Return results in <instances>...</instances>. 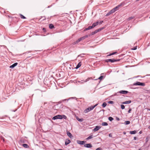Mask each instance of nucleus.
<instances>
[{
    "label": "nucleus",
    "mask_w": 150,
    "mask_h": 150,
    "mask_svg": "<svg viewBox=\"0 0 150 150\" xmlns=\"http://www.w3.org/2000/svg\"><path fill=\"white\" fill-rule=\"evenodd\" d=\"M76 98V97H74V98Z\"/></svg>",
    "instance_id": "bf43d9fd"
},
{
    "label": "nucleus",
    "mask_w": 150,
    "mask_h": 150,
    "mask_svg": "<svg viewBox=\"0 0 150 150\" xmlns=\"http://www.w3.org/2000/svg\"><path fill=\"white\" fill-rule=\"evenodd\" d=\"M97 105L98 104H96L93 106H92L89 107L84 111V112L86 113L93 110Z\"/></svg>",
    "instance_id": "f257e3e1"
},
{
    "label": "nucleus",
    "mask_w": 150,
    "mask_h": 150,
    "mask_svg": "<svg viewBox=\"0 0 150 150\" xmlns=\"http://www.w3.org/2000/svg\"><path fill=\"white\" fill-rule=\"evenodd\" d=\"M92 28H93L92 26H89L88 28H86L85 29V30H88L91 29H92Z\"/></svg>",
    "instance_id": "412c9836"
},
{
    "label": "nucleus",
    "mask_w": 150,
    "mask_h": 150,
    "mask_svg": "<svg viewBox=\"0 0 150 150\" xmlns=\"http://www.w3.org/2000/svg\"><path fill=\"white\" fill-rule=\"evenodd\" d=\"M117 52H113L112 53H110L107 56L108 57V56H110L111 55L115 54H117Z\"/></svg>",
    "instance_id": "dca6fc26"
},
{
    "label": "nucleus",
    "mask_w": 150,
    "mask_h": 150,
    "mask_svg": "<svg viewBox=\"0 0 150 150\" xmlns=\"http://www.w3.org/2000/svg\"><path fill=\"white\" fill-rule=\"evenodd\" d=\"M134 18V17L133 16L130 17L128 18V20L129 21L131 19H133Z\"/></svg>",
    "instance_id": "72a5a7b5"
},
{
    "label": "nucleus",
    "mask_w": 150,
    "mask_h": 150,
    "mask_svg": "<svg viewBox=\"0 0 150 150\" xmlns=\"http://www.w3.org/2000/svg\"><path fill=\"white\" fill-rule=\"evenodd\" d=\"M0 139H1V141L2 140H3V141L4 142V139L3 137L1 136Z\"/></svg>",
    "instance_id": "58836bf2"
},
{
    "label": "nucleus",
    "mask_w": 150,
    "mask_h": 150,
    "mask_svg": "<svg viewBox=\"0 0 150 150\" xmlns=\"http://www.w3.org/2000/svg\"><path fill=\"white\" fill-rule=\"evenodd\" d=\"M96 150H102V149L100 147H99L97 148Z\"/></svg>",
    "instance_id": "37998d69"
},
{
    "label": "nucleus",
    "mask_w": 150,
    "mask_h": 150,
    "mask_svg": "<svg viewBox=\"0 0 150 150\" xmlns=\"http://www.w3.org/2000/svg\"><path fill=\"white\" fill-rule=\"evenodd\" d=\"M124 134H125V132H124Z\"/></svg>",
    "instance_id": "052dcab7"
},
{
    "label": "nucleus",
    "mask_w": 150,
    "mask_h": 150,
    "mask_svg": "<svg viewBox=\"0 0 150 150\" xmlns=\"http://www.w3.org/2000/svg\"><path fill=\"white\" fill-rule=\"evenodd\" d=\"M101 125L103 126H107L108 125V124L106 122H104L102 123Z\"/></svg>",
    "instance_id": "4be33fe9"
},
{
    "label": "nucleus",
    "mask_w": 150,
    "mask_h": 150,
    "mask_svg": "<svg viewBox=\"0 0 150 150\" xmlns=\"http://www.w3.org/2000/svg\"><path fill=\"white\" fill-rule=\"evenodd\" d=\"M131 102V101L130 100L125 101L122 103L123 104H127L130 103Z\"/></svg>",
    "instance_id": "2eb2a0df"
},
{
    "label": "nucleus",
    "mask_w": 150,
    "mask_h": 150,
    "mask_svg": "<svg viewBox=\"0 0 150 150\" xmlns=\"http://www.w3.org/2000/svg\"><path fill=\"white\" fill-rule=\"evenodd\" d=\"M109 13L110 14H112V13H111V12H110V11H109Z\"/></svg>",
    "instance_id": "6e6d98bb"
},
{
    "label": "nucleus",
    "mask_w": 150,
    "mask_h": 150,
    "mask_svg": "<svg viewBox=\"0 0 150 150\" xmlns=\"http://www.w3.org/2000/svg\"><path fill=\"white\" fill-rule=\"evenodd\" d=\"M108 120H110V121H112L114 119L111 117H108Z\"/></svg>",
    "instance_id": "c756f323"
},
{
    "label": "nucleus",
    "mask_w": 150,
    "mask_h": 150,
    "mask_svg": "<svg viewBox=\"0 0 150 150\" xmlns=\"http://www.w3.org/2000/svg\"><path fill=\"white\" fill-rule=\"evenodd\" d=\"M58 118L59 119H67V116L64 115H58Z\"/></svg>",
    "instance_id": "39448f33"
},
{
    "label": "nucleus",
    "mask_w": 150,
    "mask_h": 150,
    "mask_svg": "<svg viewBox=\"0 0 150 150\" xmlns=\"http://www.w3.org/2000/svg\"><path fill=\"white\" fill-rule=\"evenodd\" d=\"M103 76H100L99 78H98V79H100V80H102L103 78Z\"/></svg>",
    "instance_id": "473e14b6"
},
{
    "label": "nucleus",
    "mask_w": 150,
    "mask_h": 150,
    "mask_svg": "<svg viewBox=\"0 0 150 150\" xmlns=\"http://www.w3.org/2000/svg\"><path fill=\"white\" fill-rule=\"evenodd\" d=\"M110 12H111L112 13H114L115 12V11L113 10V9H112L110 11Z\"/></svg>",
    "instance_id": "e433bc0d"
},
{
    "label": "nucleus",
    "mask_w": 150,
    "mask_h": 150,
    "mask_svg": "<svg viewBox=\"0 0 150 150\" xmlns=\"http://www.w3.org/2000/svg\"><path fill=\"white\" fill-rule=\"evenodd\" d=\"M20 16L21 18H22V19H25V18H26L25 17V16H23L22 14H20Z\"/></svg>",
    "instance_id": "c85d7f7f"
},
{
    "label": "nucleus",
    "mask_w": 150,
    "mask_h": 150,
    "mask_svg": "<svg viewBox=\"0 0 150 150\" xmlns=\"http://www.w3.org/2000/svg\"><path fill=\"white\" fill-rule=\"evenodd\" d=\"M149 110H150V109H149Z\"/></svg>",
    "instance_id": "0e129e2a"
},
{
    "label": "nucleus",
    "mask_w": 150,
    "mask_h": 150,
    "mask_svg": "<svg viewBox=\"0 0 150 150\" xmlns=\"http://www.w3.org/2000/svg\"><path fill=\"white\" fill-rule=\"evenodd\" d=\"M69 100V99H64V100H63V101H65V100H67V101H68Z\"/></svg>",
    "instance_id": "3c124183"
},
{
    "label": "nucleus",
    "mask_w": 150,
    "mask_h": 150,
    "mask_svg": "<svg viewBox=\"0 0 150 150\" xmlns=\"http://www.w3.org/2000/svg\"><path fill=\"white\" fill-rule=\"evenodd\" d=\"M81 65V62H79V63L77 65L76 67L75 68V69H77L79 68Z\"/></svg>",
    "instance_id": "4468645a"
},
{
    "label": "nucleus",
    "mask_w": 150,
    "mask_h": 150,
    "mask_svg": "<svg viewBox=\"0 0 150 150\" xmlns=\"http://www.w3.org/2000/svg\"><path fill=\"white\" fill-rule=\"evenodd\" d=\"M103 21H101L100 22H99V23L100 24H101L103 22Z\"/></svg>",
    "instance_id": "de8ad7c7"
},
{
    "label": "nucleus",
    "mask_w": 150,
    "mask_h": 150,
    "mask_svg": "<svg viewBox=\"0 0 150 150\" xmlns=\"http://www.w3.org/2000/svg\"><path fill=\"white\" fill-rule=\"evenodd\" d=\"M93 138V136L92 135H91L89 136L88 137H87L86 139L87 140H89V139H90L91 138Z\"/></svg>",
    "instance_id": "7c9ffc66"
},
{
    "label": "nucleus",
    "mask_w": 150,
    "mask_h": 150,
    "mask_svg": "<svg viewBox=\"0 0 150 150\" xmlns=\"http://www.w3.org/2000/svg\"><path fill=\"white\" fill-rule=\"evenodd\" d=\"M133 85L134 86H144L145 85V84L143 83H141L137 81L135 83H134Z\"/></svg>",
    "instance_id": "7ed1b4c3"
},
{
    "label": "nucleus",
    "mask_w": 150,
    "mask_h": 150,
    "mask_svg": "<svg viewBox=\"0 0 150 150\" xmlns=\"http://www.w3.org/2000/svg\"><path fill=\"white\" fill-rule=\"evenodd\" d=\"M99 22H96V23H94L92 24V26L93 28L96 27V26L98 25V24Z\"/></svg>",
    "instance_id": "ddd939ff"
},
{
    "label": "nucleus",
    "mask_w": 150,
    "mask_h": 150,
    "mask_svg": "<svg viewBox=\"0 0 150 150\" xmlns=\"http://www.w3.org/2000/svg\"><path fill=\"white\" fill-rule=\"evenodd\" d=\"M67 135L69 136L70 138H71L73 137V136L71 133L69 131H67Z\"/></svg>",
    "instance_id": "f8f14e48"
},
{
    "label": "nucleus",
    "mask_w": 150,
    "mask_h": 150,
    "mask_svg": "<svg viewBox=\"0 0 150 150\" xmlns=\"http://www.w3.org/2000/svg\"><path fill=\"white\" fill-rule=\"evenodd\" d=\"M88 37V36L87 35H86L85 36L82 37L81 38H80V39H81V40H84L86 38H87Z\"/></svg>",
    "instance_id": "393cba45"
},
{
    "label": "nucleus",
    "mask_w": 150,
    "mask_h": 150,
    "mask_svg": "<svg viewBox=\"0 0 150 150\" xmlns=\"http://www.w3.org/2000/svg\"><path fill=\"white\" fill-rule=\"evenodd\" d=\"M84 81L83 80H81V81H78V82H79V83H81V84H82L83 83V82H84Z\"/></svg>",
    "instance_id": "ea45409f"
},
{
    "label": "nucleus",
    "mask_w": 150,
    "mask_h": 150,
    "mask_svg": "<svg viewBox=\"0 0 150 150\" xmlns=\"http://www.w3.org/2000/svg\"><path fill=\"white\" fill-rule=\"evenodd\" d=\"M128 92L126 91H120L118 93H120L121 94H126L128 93Z\"/></svg>",
    "instance_id": "0eeeda50"
},
{
    "label": "nucleus",
    "mask_w": 150,
    "mask_h": 150,
    "mask_svg": "<svg viewBox=\"0 0 150 150\" xmlns=\"http://www.w3.org/2000/svg\"><path fill=\"white\" fill-rule=\"evenodd\" d=\"M45 30V28H43V30Z\"/></svg>",
    "instance_id": "4d7b16f0"
},
{
    "label": "nucleus",
    "mask_w": 150,
    "mask_h": 150,
    "mask_svg": "<svg viewBox=\"0 0 150 150\" xmlns=\"http://www.w3.org/2000/svg\"><path fill=\"white\" fill-rule=\"evenodd\" d=\"M121 108L122 109H124L125 108V106L123 105H121Z\"/></svg>",
    "instance_id": "c9c22d12"
},
{
    "label": "nucleus",
    "mask_w": 150,
    "mask_h": 150,
    "mask_svg": "<svg viewBox=\"0 0 150 150\" xmlns=\"http://www.w3.org/2000/svg\"><path fill=\"white\" fill-rule=\"evenodd\" d=\"M22 145L23 147H24V148H28L29 147L28 145L27 144H23Z\"/></svg>",
    "instance_id": "6ab92c4d"
},
{
    "label": "nucleus",
    "mask_w": 150,
    "mask_h": 150,
    "mask_svg": "<svg viewBox=\"0 0 150 150\" xmlns=\"http://www.w3.org/2000/svg\"><path fill=\"white\" fill-rule=\"evenodd\" d=\"M85 55V54H84V53H83V54H81L80 55H79L78 56V57H84L83 55Z\"/></svg>",
    "instance_id": "a878e982"
},
{
    "label": "nucleus",
    "mask_w": 150,
    "mask_h": 150,
    "mask_svg": "<svg viewBox=\"0 0 150 150\" xmlns=\"http://www.w3.org/2000/svg\"><path fill=\"white\" fill-rule=\"evenodd\" d=\"M137 49V47H133V48H131V50H136Z\"/></svg>",
    "instance_id": "79ce46f5"
},
{
    "label": "nucleus",
    "mask_w": 150,
    "mask_h": 150,
    "mask_svg": "<svg viewBox=\"0 0 150 150\" xmlns=\"http://www.w3.org/2000/svg\"><path fill=\"white\" fill-rule=\"evenodd\" d=\"M149 75H147V76H149Z\"/></svg>",
    "instance_id": "e2e57ef3"
},
{
    "label": "nucleus",
    "mask_w": 150,
    "mask_h": 150,
    "mask_svg": "<svg viewBox=\"0 0 150 150\" xmlns=\"http://www.w3.org/2000/svg\"><path fill=\"white\" fill-rule=\"evenodd\" d=\"M132 109L131 108H130L129 110L128 111V113H130L131 112V111L132 110Z\"/></svg>",
    "instance_id": "a18cd8bd"
},
{
    "label": "nucleus",
    "mask_w": 150,
    "mask_h": 150,
    "mask_svg": "<svg viewBox=\"0 0 150 150\" xmlns=\"http://www.w3.org/2000/svg\"><path fill=\"white\" fill-rule=\"evenodd\" d=\"M81 41V39H80V38H79L75 42H74V44H76L78 43V42H80Z\"/></svg>",
    "instance_id": "5701e85b"
},
{
    "label": "nucleus",
    "mask_w": 150,
    "mask_h": 150,
    "mask_svg": "<svg viewBox=\"0 0 150 150\" xmlns=\"http://www.w3.org/2000/svg\"><path fill=\"white\" fill-rule=\"evenodd\" d=\"M109 137H112V135L111 134H110L109 135Z\"/></svg>",
    "instance_id": "864d4df0"
},
{
    "label": "nucleus",
    "mask_w": 150,
    "mask_h": 150,
    "mask_svg": "<svg viewBox=\"0 0 150 150\" xmlns=\"http://www.w3.org/2000/svg\"><path fill=\"white\" fill-rule=\"evenodd\" d=\"M123 4L122 3H120V4L117 5V6L115 7L114 8H113V10L115 11H116L118 10L120 8L123 6Z\"/></svg>",
    "instance_id": "20e7f679"
},
{
    "label": "nucleus",
    "mask_w": 150,
    "mask_h": 150,
    "mask_svg": "<svg viewBox=\"0 0 150 150\" xmlns=\"http://www.w3.org/2000/svg\"><path fill=\"white\" fill-rule=\"evenodd\" d=\"M110 14L109 13V12L106 14V16H109V15H110Z\"/></svg>",
    "instance_id": "49530a36"
},
{
    "label": "nucleus",
    "mask_w": 150,
    "mask_h": 150,
    "mask_svg": "<svg viewBox=\"0 0 150 150\" xmlns=\"http://www.w3.org/2000/svg\"><path fill=\"white\" fill-rule=\"evenodd\" d=\"M137 131L135 130H134L133 131H131L130 132V134H134L136 133Z\"/></svg>",
    "instance_id": "aec40b11"
},
{
    "label": "nucleus",
    "mask_w": 150,
    "mask_h": 150,
    "mask_svg": "<svg viewBox=\"0 0 150 150\" xmlns=\"http://www.w3.org/2000/svg\"><path fill=\"white\" fill-rule=\"evenodd\" d=\"M116 120H117L119 121V120L120 119H119V118H116Z\"/></svg>",
    "instance_id": "603ef678"
},
{
    "label": "nucleus",
    "mask_w": 150,
    "mask_h": 150,
    "mask_svg": "<svg viewBox=\"0 0 150 150\" xmlns=\"http://www.w3.org/2000/svg\"><path fill=\"white\" fill-rule=\"evenodd\" d=\"M71 142V141L69 139H66L65 142V145H67L69 144Z\"/></svg>",
    "instance_id": "9b49d317"
},
{
    "label": "nucleus",
    "mask_w": 150,
    "mask_h": 150,
    "mask_svg": "<svg viewBox=\"0 0 150 150\" xmlns=\"http://www.w3.org/2000/svg\"><path fill=\"white\" fill-rule=\"evenodd\" d=\"M18 63L16 62L14 63L12 65H11L10 67L9 68L11 69H13V68L15 67L18 64Z\"/></svg>",
    "instance_id": "9d476101"
},
{
    "label": "nucleus",
    "mask_w": 150,
    "mask_h": 150,
    "mask_svg": "<svg viewBox=\"0 0 150 150\" xmlns=\"http://www.w3.org/2000/svg\"><path fill=\"white\" fill-rule=\"evenodd\" d=\"M142 133V131H140V132H139V133L140 134H141Z\"/></svg>",
    "instance_id": "5fc2aeb1"
},
{
    "label": "nucleus",
    "mask_w": 150,
    "mask_h": 150,
    "mask_svg": "<svg viewBox=\"0 0 150 150\" xmlns=\"http://www.w3.org/2000/svg\"><path fill=\"white\" fill-rule=\"evenodd\" d=\"M89 79V78H88L85 81H84V82H86L88 81Z\"/></svg>",
    "instance_id": "c03bdc74"
},
{
    "label": "nucleus",
    "mask_w": 150,
    "mask_h": 150,
    "mask_svg": "<svg viewBox=\"0 0 150 150\" xmlns=\"http://www.w3.org/2000/svg\"><path fill=\"white\" fill-rule=\"evenodd\" d=\"M104 27H103L100 28V29L101 30H102L103 29H104Z\"/></svg>",
    "instance_id": "8fccbe9b"
},
{
    "label": "nucleus",
    "mask_w": 150,
    "mask_h": 150,
    "mask_svg": "<svg viewBox=\"0 0 150 150\" xmlns=\"http://www.w3.org/2000/svg\"><path fill=\"white\" fill-rule=\"evenodd\" d=\"M84 146L87 148H90L92 147L93 146L91 144H84Z\"/></svg>",
    "instance_id": "423d86ee"
},
{
    "label": "nucleus",
    "mask_w": 150,
    "mask_h": 150,
    "mask_svg": "<svg viewBox=\"0 0 150 150\" xmlns=\"http://www.w3.org/2000/svg\"><path fill=\"white\" fill-rule=\"evenodd\" d=\"M137 139V137H134V140H136Z\"/></svg>",
    "instance_id": "09e8293b"
},
{
    "label": "nucleus",
    "mask_w": 150,
    "mask_h": 150,
    "mask_svg": "<svg viewBox=\"0 0 150 150\" xmlns=\"http://www.w3.org/2000/svg\"><path fill=\"white\" fill-rule=\"evenodd\" d=\"M106 103L105 102H104L102 105V106L103 108H105L106 107Z\"/></svg>",
    "instance_id": "cd10ccee"
},
{
    "label": "nucleus",
    "mask_w": 150,
    "mask_h": 150,
    "mask_svg": "<svg viewBox=\"0 0 150 150\" xmlns=\"http://www.w3.org/2000/svg\"><path fill=\"white\" fill-rule=\"evenodd\" d=\"M76 119L79 122H81L83 121V118H79L78 117H76Z\"/></svg>",
    "instance_id": "a211bd4d"
},
{
    "label": "nucleus",
    "mask_w": 150,
    "mask_h": 150,
    "mask_svg": "<svg viewBox=\"0 0 150 150\" xmlns=\"http://www.w3.org/2000/svg\"><path fill=\"white\" fill-rule=\"evenodd\" d=\"M134 47H137V46H135Z\"/></svg>",
    "instance_id": "680f3d73"
},
{
    "label": "nucleus",
    "mask_w": 150,
    "mask_h": 150,
    "mask_svg": "<svg viewBox=\"0 0 150 150\" xmlns=\"http://www.w3.org/2000/svg\"><path fill=\"white\" fill-rule=\"evenodd\" d=\"M120 61V59H106L105 60V62H110L112 63L114 62H118Z\"/></svg>",
    "instance_id": "f03ea898"
},
{
    "label": "nucleus",
    "mask_w": 150,
    "mask_h": 150,
    "mask_svg": "<svg viewBox=\"0 0 150 150\" xmlns=\"http://www.w3.org/2000/svg\"><path fill=\"white\" fill-rule=\"evenodd\" d=\"M42 18V20H44L46 19V18L45 16H43V17L42 16V17H41V18H40V19H41Z\"/></svg>",
    "instance_id": "f704fd0d"
},
{
    "label": "nucleus",
    "mask_w": 150,
    "mask_h": 150,
    "mask_svg": "<svg viewBox=\"0 0 150 150\" xmlns=\"http://www.w3.org/2000/svg\"><path fill=\"white\" fill-rule=\"evenodd\" d=\"M49 27L51 29H52L54 28V25L52 24H50Z\"/></svg>",
    "instance_id": "f3484780"
},
{
    "label": "nucleus",
    "mask_w": 150,
    "mask_h": 150,
    "mask_svg": "<svg viewBox=\"0 0 150 150\" xmlns=\"http://www.w3.org/2000/svg\"><path fill=\"white\" fill-rule=\"evenodd\" d=\"M58 119V117L57 115H56L54 116L52 118V120H55Z\"/></svg>",
    "instance_id": "bb28decb"
},
{
    "label": "nucleus",
    "mask_w": 150,
    "mask_h": 150,
    "mask_svg": "<svg viewBox=\"0 0 150 150\" xmlns=\"http://www.w3.org/2000/svg\"><path fill=\"white\" fill-rule=\"evenodd\" d=\"M108 103L109 104H113V102L112 101H110L108 102Z\"/></svg>",
    "instance_id": "4c0bfd02"
},
{
    "label": "nucleus",
    "mask_w": 150,
    "mask_h": 150,
    "mask_svg": "<svg viewBox=\"0 0 150 150\" xmlns=\"http://www.w3.org/2000/svg\"><path fill=\"white\" fill-rule=\"evenodd\" d=\"M97 33V32H96V30H95V31H94L93 32H92L91 33V35H94V34H95L96 33Z\"/></svg>",
    "instance_id": "2f4dec72"
},
{
    "label": "nucleus",
    "mask_w": 150,
    "mask_h": 150,
    "mask_svg": "<svg viewBox=\"0 0 150 150\" xmlns=\"http://www.w3.org/2000/svg\"><path fill=\"white\" fill-rule=\"evenodd\" d=\"M96 30L97 32L98 33V32L100 31H101V30L100 29V28H99L98 29Z\"/></svg>",
    "instance_id": "a19ab883"
},
{
    "label": "nucleus",
    "mask_w": 150,
    "mask_h": 150,
    "mask_svg": "<svg viewBox=\"0 0 150 150\" xmlns=\"http://www.w3.org/2000/svg\"><path fill=\"white\" fill-rule=\"evenodd\" d=\"M85 141H81L80 140H77V142L78 144H80V145H83L85 143Z\"/></svg>",
    "instance_id": "1a4fd4ad"
},
{
    "label": "nucleus",
    "mask_w": 150,
    "mask_h": 150,
    "mask_svg": "<svg viewBox=\"0 0 150 150\" xmlns=\"http://www.w3.org/2000/svg\"><path fill=\"white\" fill-rule=\"evenodd\" d=\"M101 127L98 126H96L95 127V128L93 129V131L94 132L97 131L98 130H99L101 128Z\"/></svg>",
    "instance_id": "6e6552de"
},
{
    "label": "nucleus",
    "mask_w": 150,
    "mask_h": 150,
    "mask_svg": "<svg viewBox=\"0 0 150 150\" xmlns=\"http://www.w3.org/2000/svg\"><path fill=\"white\" fill-rule=\"evenodd\" d=\"M130 123V122L129 121H126L125 122L124 124L126 125H127L129 124Z\"/></svg>",
    "instance_id": "b1692460"
},
{
    "label": "nucleus",
    "mask_w": 150,
    "mask_h": 150,
    "mask_svg": "<svg viewBox=\"0 0 150 150\" xmlns=\"http://www.w3.org/2000/svg\"><path fill=\"white\" fill-rule=\"evenodd\" d=\"M148 128L150 129V125L149 127Z\"/></svg>",
    "instance_id": "13d9d810"
}]
</instances>
